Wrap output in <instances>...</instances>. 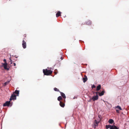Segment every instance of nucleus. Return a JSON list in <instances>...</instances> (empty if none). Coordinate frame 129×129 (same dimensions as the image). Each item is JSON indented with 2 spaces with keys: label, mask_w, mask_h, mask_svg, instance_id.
<instances>
[{
  "label": "nucleus",
  "mask_w": 129,
  "mask_h": 129,
  "mask_svg": "<svg viewBox=\"0 0 129 129\" xmlns=\"http://www.w3.org/2000/svg\"><path fill=\"white\" fill-rule=\"evenodd\" d=\"M43 72L44 74L46 75H49L52 73V71L51 70H48L47 69H43Z\"/></svg>",
  "instance_id": "obj_1"
},
{
  "label": "nucleus",
  "mask_w": 129,
  "mask_h": 129,
  "mask_svg": "<svg viewBox=\"0 0 129 129\" xmlns=\"http://www.w3.org/2000/svg\"><path fill=\"white\" fill-rule=\"evenodd\" d=\"M11 104L10 103V101H7L5 103H4L3 105V107L5 106H8L9 107L10 106H11L12 105V104H11Z\"/></svg>",
  "instance_id": "obj_2"
},
{
  "label": "nucleus",
  "mask_w": 129,
  "mask_h": 129,
  "mask_svg": "<svg viewBox=\"0 0 129 129\" xmlns=\"http://www.w3.org/2000/svg\"><path fill=\"white\" fill-rule=\"evenodd\" d=\"M16 95H15L14 93H13L12 94L10 99V100L11 101L12 100H16Z\"/></svg>",
  "instance_id": "obj_3"
},
{
  "label": "nucleus",
  "mask_w": 129,
  "mask_h": 129,
  "mask_svg": "<svg viewBox=\"0 0 129 129\" xmlns=\"http://www.w3.org/2000/svg\"><path fill=\"white\" fill-rule=\"evenodd\" d=\"M3 66L4 67V69L7 70H9V68H7V64L6 63H4L3 64Z\"/></svg>",
  "instance_id": "obj_4"
},
{
  "label": "nucleus",
  "mask_w": 129,
  "mask_h": 129,
  "mask_svg": "<svg viewBox=\"0 0 129 129\" xmlns=\"http://www.w3.org/2000/svg\"><path fill=\"white\" fill-rule=\"evenodd\" d=\"M105 92V90H103L101 92H96V94H98V93L99 95L100 96H102L104 94Z\"/></svg>",
  "instance_id": "obj_5"
},
{
  "label": "nucleus",
  "mask_w": 129,
  "mask_h": 129,
  "mask_svg": "<svg viewBox=\"0 0 129 129\" xmlns=\"http://www.w3.org/2000/svg\"><path fill=\"white\" fill-rule=\"evenodd\" d=\"M92 99L93 101L98 100V94H96V96H93Z\"/></svg>",
  "instance_id": "obj_6"
},
{
  "label": "nucleus",
  "mask_w": 129,
  "mask_h": 129,
  "mask_svg": "<svg viewBox=\"0 0 129 129\" xmlns=\"http://www.w3.org/2000/svg\"><path fill=\"white\" fill-rule=\"evenodd\" d=\"M59 92L60 93V94L62 96L63 98L64 99L63 100H64V102H65V99L66 98V96H65V94L64 93L62 92Z\"/></svg>",
  "instance_id": "obj_7"
},
{
  "label": "nucleus",
  "mask_w": 129,
  "mask_h": 129,
  "mask_svg": "<svg viewBox=\"0 0 129 129\" xmlns=\"http://www.w3.org/2000/svg\"><path fill=\"white\" fill-rule=\"evenodd\" d=\"M22 45V47L23 48L25 49L26 48V43L24 40H23Z\"/></svg>",
  "instance_id": "obj_8"
},
{
  "label": "nucleus",
  "mask_w": 129,
  "mask_h": 129,
  "mask_svg": "<svg viewBox=\"0 0 129 129\" xmlns=\"http://www.w3.org/2000/svg\"><path fill=\"white\" fill-rule=\"evenodd\" d=\"M63 102L62 101H60L59 103V105L62 107H64L65 106L64 102V100H63Z\"/></svg>",
  "instance_id": "obj_9"
},
{
  "label": "nucleus",
  "mask_w": 129,
  "mask_h": 129,
  "mask_svg": "<svg viewBox=\"0 0 129 129\" xmlns=\"http://www.w3.org/2000/svg\"><path fill=\"white\" fill-rule=\"evenodd\" d=\"M100 121H97L96 120H95L94 122V126H98V125L99 123L100 122Z\"/></svg>",
  "instance_id": "obj_10"
},
{
  "label": "nucleus",
  "mask_w": 129,
  "mask_h": 129,
  "mask_svg": "<svg viewBox=\"0 0 129 129\" xmlns=\"http://www.w3.org/2000/svg\"><path fill=\"white\" fill-rule=\"evenodd\" d=\"M83 82L84 83L85 82L87 81V76H86L85 75L84 76V77L83 78Z\"/></svg>",
  "instance_id": "obj_11"
},
{
  "label": "nucleus",
  "mask_w": 129,
  "mask_h": 129,
  "mask_svg": "<svg viewBox=\"0 0 129 129\" xmlns=\"http://www.w3.org/2000/svg\"><path fill=\"white\" fill-rule=\"evenodd\" d=\"M61 16V12L59 11H58L56 14V16L57 17H58Z\"/></svg>",
  "instance_id": "obj_12"
},
{
  "label": "nucleus",
  "mask_w": 129,
  "mask_h": 129,
  "mask_svg": "<svg viewBox=\"0 0 129 129\" xmlns=\"http://www.w3.org/2000/svg\"><path fill=\"white\" fill-rule=\"evenodd\" d=\"M101 85H99L96 87V90L97 91H99L101 88Z\"/></svg>",
  "instance_id": "obj_13"
},
{
  "label": "nucleus",
  "mask_w": 129,
  "mask_h": 129,
  "mask_svg": "<svg viewBox=\"0 0 129 129\" xmlns=\"http://www.w3.org/2000/svg\"><path fill=\"white\" fill-rule=\"evenodd\" d=\"M86 24L88 25H90L91 23V21L90 20H88L86 22Z\"/></svg>",
  "instance_id": "obj_14"
},
{
  "label": "nucleus",
  "mask_w": 129,
  "mask_h": 129,
  "mask_svg": "<svg viewBox=\"0 0 129 129\" xmlns=\"http://www.w3.org/2000/svg\"><path fill=\"white\" fill-rule=\"evenodd\" d=\"M62 100V98L61 96H59L57 98V100L58 101H60V100Z\"/></svg>",
  "instance_id": "obj_15"
},
{
  "label": "nucleus",
  "mask_w": 129,
  "mask_h": 129,
  "mask_svg": "<svg viewBox=\"0 0 129 129\" xmlns=\"http://www.w3.org/2000/svg\"><path fill=\"white\" fill-rule=\"evenodd\" d=\"M112 126V125H106V127L107 129L108 128H110H110Z\"/></svg>",
  "instance_id": "obj_16"
},
{
  "label": "nucleus",
  "mask_w": 129,
  "mask_h": 129,
  "mask_svg": "<svg viewBox=\"0 0 129 129\" xmlns=\"http://www.w3.org/2000/svg\"><path fill=\"white\" fill-rule=\"evenodd\" d=\"M115 109H118L120 110H122L121 107L119 106H118L115 107Z\"/></svg>",
  "instance_id": "obj_17"
},
{
  "label": "nucleus",
  "mask_w": 129,
  "mask_h": 129,
  "mask_svg": "<svg viewBox=\"0 0 129 129\" xmlns=\"http://www.w3.org/2000/svg\"><path fill=\"white\" fill-rule=\"evenodd\" d=\"M108 122L110 124H112L113 123V120L110 119L109 120Z\"/></svg>",
  "instance_id": "obj_18"
},
{
  "label": "nucleus",
  "mask_w": 129,
  "mask_h": 129,
  "mask_svg": "<svg viewBox=\"0 0 129 129\" xmlns=\"http://www.w3.org/2000/svg\"><path fill=\"white\" fill-rule=\"evenodd\" d=\"M13 93H14L15 94H18L19 93V91L17 90H16Z\"/></svg>",
  "instance_id": "obj_19"
},
{
  "label": "nucleus",
  "mask_w": 129,
  "mask_h": 129,
  "mask_svg": "<svg viewBox=\"0 0 129 129\" xmlns=\"http://www.w3.org/2000/svg\"><path fill=\"white\" fill-rule=\"evenodd\" d=\"M114 123H113V129H119L118 128L114 125Z\"/></svg>",
  "instance_id": "obj_20"
},
{
  "label": "nucleus",
  "mask_w": 129,
  "mask_h": 129,
  "mask_svg": "<svg viewBox=\"0 0 129 129\" xmlns=\"http://www.w3.org/2000/svg\"><path fill=\"white\" fill-rule=\"evenodd\" d=\"M54 90L55 91H59V92H60L59 91V90L57 89V88H56V87H55L54 88Z\"/></svg>",
  "instance_id": "obj_21"
},
{
  "label": "nucleus",
  "mask_w": 129,
  "mask_h": 129,
  "mask_svg": "<svg viewBox=\"0 0 129 129\" xmlns=\"http://www.w3.org/2000/svg\"><path fill=\"white\" fill-rule=\"evenodd\" d=\"M9 82V81H8L7 82H5L4 83V86L6 85Z\"/></svg>",
  "instance_id": "obj_22"
},
{
  "label": "nucleus",
  "mask_w": 129,
  "mask_h": 129,
  "mask_svg": "<svg viewBox=\"0 0 129 129\" xmlns=\"http://www.w3.org/2000/svg\"><path fill=\"white\" fill-rule=\"evenodd\" d=\"M98 117L99 118H100V121L101 120V115H99L98 116Z\"/></svg>",
  "instance_id": "obj_23"
},
{
  "label": "nucleus",
  "mask_w": 129,
  "mask_h": 129,
  "mask_svg": "<svg viewBox=\"0 0 129 129\" xmlns=\"http://www.w3.org/2000/svg\"><path fill=\"white\" fill-rule=\"evenodd\" d=\"M10 64H12L13 62L12 60L10 58Z\"/></svg>",
  "instance_id": "obj_24"
},
{
  "label": "nucleus",
  "mask_w": 129,
  "mask_h": 129,
  "mask_svg": "<svg viewBox=\"0 0 129 129\" xmlns=\"http://www.w3.org/2000/svg\"><path fill=\"white\" fill-rule=\"evenodd\" d=\"M91 87L92 88H95V86L94 85H93Z\"/></svg>",
  "instance_id": "obj_25"
},
{
  "label": "nucleus",
  "mask_w": 129,
  "mask_h": 129,
  "mask_svg": "<svg viewBox=\"0 0 129 129\" xmlns=\"http://www.w3.org/2000/svg\"><path fill=\"white\" fill-rule=\"evenodd\" d=\"M116 109V112L117 113H119V111L118 110Z\"/></svg>",
  "instance_id": "obj_26"
},
{
  "label": "nucleus",
  "mask_w": 129,
  "mask_h": 129,
  "mask_svg": "<svg viewBox=\"0 0 129 129\" xmlns=\"http://www.w3.org/2000/svg\"><path fill=\"white\" fill-rule=\"evenodd\" d=\"M3 61L5 62L4 63H6V60L5 59H4L3 60Z\"/></svg>",
  "instance_id": "obj_27"
},
{
  "label": "nucleus",
  "mask_w": 129,
  "mask_h": 129,
  "mask_svg": "<svg viewBox=\"0 0 129 129\" xmlns=\"http://www.w3.org/2000/svg\"><path fill=\"white\" fill-rule=\"evenodd\" d=\"M91 100H92V98L91 99H90L89 101H88V102H90L91 101Z\"/></svg>",
  "instance_id": "obj_28"
},
{
  "label": "nucleus",
  "mask_w": 129,
  "mask_h": 129,
  "mask_svg": "<svg viewBox=\"0 0 129 129\" xmlns=\"http://www.w3.org/2000/svg\"><path fill=\"white\" fill-rule=\"evenodd\" d=\"M13 65L14 66H16V64H15V63H13Z\"/></svg>",
  "instance_id": "obj_29"
},
{
  "label": "nucleus",
  "mask_w": 129,
  "mask_h": 129,
  "mask_svg": "<svg viewBox=\"0 0 129 129\" xmlns=\"http://www.w3.org/2000/svg\"><path fill=\"white\" fill-rule=\"evenodd\" d=\"M110 129H113V125L111 126V127L110 128Z\"/></svg>",
  "instance_id": "obj_30"
},
{
  "label": "nucleus",
  "mask_w": 129,
  "mask_h": 129,
  "mask_svg": "<svg viewBox=\"0 0 129 129\" xmlns=\"http://www.w3.org/2000/svg\"><path fill=\"white\" fill-rule=\"evenodd\" d=\"M61 60H62L63 59V58L62 57H61Z\"/></svg>",
  "instance_id": "obj_31"
},
{
  "label": "nucleus",
  "mask_w": 129,
  "mask_h": 129,
  "mask_svg": "<svg viewBox=\"0 0 129 129\" xmlns=\"http://www.w3.org/2000/svg\"><path fill=\"white\" fill-rule=\"evenodd\" d=\"M16 58H17V57L16 56Z\"/></svg>",
  "instance_id": "obj_32"
},
{
  "label": "nucleus",
  "mask_w": 129,
  "mask_h": 129,
  "mask_svg": "<svg viewBox=\"0 0 129 129\" xmlns=\"http://www.w3.org/2000/svg\"><path fill=\"white\" fill-rule=\"evenodd\" d=\"M16 58H17V57L16 56Z\"/></svg>",
  "instance_id": "obj_33"
}]
</instances>
